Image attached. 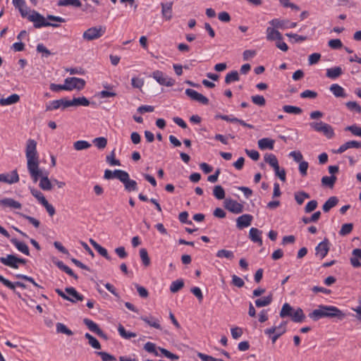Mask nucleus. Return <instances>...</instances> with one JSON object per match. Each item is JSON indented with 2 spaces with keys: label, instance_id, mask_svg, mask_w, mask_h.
<instances>
[{
  "label": "nucleus",
  "instance_id": "nucleus-1",
  "mask_svg": "<svg viewBox=\"0 0 361 361\" xmlns=\"http://www.w3.org/2000/svg\"><path fill=\"white\" fill-rule=\"evenodd\" d=\"M25 157L27 159V171L32 181L37 183L40 178L39 188L43 190H51L52 189L51 182L47 175H43V172L39 168L37 142L33 139H28L26 142Z\"/></svg>",
  "mask_w": 361,
  "mask_h": 361
},
{
  "label": "nucleus",
  "instance_id": "nucleus-2",
  "mask_svg": "<svg viewBox=\"0 0 361 361\" xmlns=\"http://www.w3.org/2000/svg\"><path fill=\"white\" fill-rule=\"evenodd\" d=\"M308 316L312 320L318 321L322 318H336L338 320H343L346 315L335 306L321 305L318 306L317 309L310 313Z\"/></svg>",
  "mask_w": 361,
  "mask_h": 361
},
{
  "label": "nucleus",
  "instance_id": "nucleus-3",
  "mask_svg": "<svg viewBox=\"0 0 361 361\" xmlns=\"http://www.w3.org/2000/svg\"><path fill=\"white\" fill-rule=\"evenodd\" d=\"M104 178L106 180H111L113 178L118 179L123 183L125 189L128 192L135 191L137 190V182L134 180L130 179L128 173L123 170L116 169L114 171H111L109 169H106L104 174Z\"/></svg>",
  "mask_w": 361,
  "mask_h": 361
},
{
  "label": "nucleus",
  "instance_id": "nucleus-4",
  "mask_svg": "<svg viewBox=\"0 0 361 361\" xmlns=\"http://www.w3.org/2000/svg\"><path fill=\"white\" fill-rule=\"evenodd\" d=\"M27 20L33 23V25L35 28H41L42 27H58V24L51 23L46 20L45 18L39 13L35 10L30 11V14Z\"/></svg>",
  "mask_w": 361,
  "mask_h": 361
},
{
  "label": "nucleus",
  "instance_id": "nucleus-5",
  "mask_svg": "<svg viewBox=\"0 0 361 361\" xmlns=\"http://www.w3.org/2000/svg\"><path fill=\"white\" fill-rule=\"evenodd\" d=\"M106 32V27L102 25L92 27L85 30L82 38L87 41H92L102 37Z\"/></svg>",
  "mask_w": 361,
  "mask_h": 361
},
{
  "label": "nucleus",
  "instance_id": "nucleus-6",
  "mask_svg": "<svg viewBox=\"0 0 361 361\" xmlns=\"http://www.w3.org/2000/svg\"><path fill=\"white\" fill-rule=\"evenodd\" d=\"M310 126L317 132L322 133L327 138L334 137L335 133L333 128L328 123L320 122H312Z\"/></svg>",
  "mask_w": 361,
  "mask_h": 361
},
{
  "label": "nucleus",
  "instance_id": "nucleus-7",
  "mask_svg": "<svg viewBox=\"0 0 361 361\" xmlns=\"http://www.w3.org/2000/svg\"><path fill=\"white\" fill-rule=\"evenodd\" d=\"M153 78L161 85L171 87L175 84V80L169 77L160 71H155L152 73Z\"/></svg>",
  "mask_w": 361,
  "mask_h": 361
},
{
  "label": "nucleus",
  "instance_id": "nucleus-8",
  "mask_svg": "<svg viewBox=\"0 0 361 361\" xmlns=\"http://www.w3.org/2000/svg\"><path fill=\"white\" fill-rule=\"evenodd\" d=\"M66 86L68 89L66 90L71 91L73 89L81 90L85 87V81L82 78L75 77L67 78L65 79Z\"/></svg>",
  "mask_w": 361,
  "mask_h": 361
},
{
  "label": "nucleus",
  "instance_id": "nucleus-9",
  "mask_svg": "<svg viewBox=\"0 0 361 361\" xmlns=\"http://www.w3.org/2000/svg\"><path fill=\"white\" fill-rule=\"evenodd\" d=\"M224 203L225 208L232 213L240 214L243 211V205L232 199H226Z\"/></svg>",
  "mask_w": 361,
  "mask_h": 361
},
{
  "label": "nucleus",
  "instance_id": "nucleus-10",
  "mask_svg": "<svg viewBox=\"0 0 361 361\" xmlns=\"http://www.w3.org/2000/svg\"><path fill=\"white\" fill-rule=\"evenodd\" d=\"M19 181V176L17 170H13L11 173H1L0 182L6 183L8 184L16 183Z\"/></svg>",
  "mask_w": 361,
  "mask_h": 361
},
{
  "label": "nucleus",
  "instance_id": "nucleus-11",
  "mask_svg": "<svg viewBox=\"0 0 361 361\" xmlns=\"http://www.w3.org/2000/svg\"><path fill=\"white\" fill-rule=\"evenodd\" d=\"M329 250V240L325 238L323 241L319 243L315 247L316 255H319L321 259L326 257Z\"/></svg>",
  "mask_w": 361,
  "mask_h": 361
},
{
  "label": "nucleus",
  "instance_id": "nucleus-12",
  "mask_svg": "<svg viewBox=\"0 0 361 361\" xmlns=\"http://www.w3.org/2000/svg\"><path fill=\"white\" fill-rule=\"evenodd\" d=\"M252 216L250 214H243L237 218L236 226L238 229H243L250 226L252 221Z\"/></svg>",
  "mask_w": 361,
  "mask_h": 361
},
{
  "label": "nucleus",
  "instance_id": "nucleus-13",
  "mask_svg": "<svg viewBox=\"0 0 361 361\" xmlns=\"http://www.w3.org/2000/svg\"><path fill=\"white\" fill-rule=\"evenodd\" d=\"M0 262L4 265L13 269H18L19 267V265L17 264V257L14 255H7L6 257H1Z\"/></svg>",
  "mask_w": 361,
  "mask_h": 361
},
{
  "label": "nucleus",
  "instance_id": "nucleus-14",
  "mask_svg": "<svg viewBox=\"0 0 361 361\" xmlns=\"http://www.w3.org/2000/svg\"><path fill=\"white\" fill-rule=\"evenodd\" d=\"M65 291L66 293H68L69 296V300H67L68 301H70L73 303H75L78 301H82L84 300V296L81 294H80L75 288L73 287H67L65 288Z\"/></svg>",
  "mask_w": 361,
  "mask_h": 361
},
{
  "label": "nucleus",
  "instance_id": "nucleus-15",
  "mask_svg": "<svg viewBox=\"0 0 361 361\" xmlns=\"http://www.w3.org/2000/svg\"><path fill=\"white\" fill-rule=\"evenodd\" d=\"M0 282L2 283L5 286L12 290L13 293H16V287H20L23 288H26V285L20 281H16L14 283L11 282L9 280L4 278L2 275L0 274Z\"/></svg>",
  "mask_w": 361,
  "mask_h": 361
},
{
  "label": "nucleus",
  "instance_id": "nucleus-16",
  "mask_svg": "<svg viewBox=\"0 0 361 361\" xmlns=\"http://www.w3.org/2000/svg\"><path fill=\"white\" fill-rule=\"evenodd\" d=\"M0 206L12 209H20L22 207V204L19 202L9 197L0 200Z\"/></svg>",
  "mask_w": 361,
  "mask_h": 361
},
{
  "label": "nucleus",
  "instance_id": "nucleus-17",
  "mask_svg": "<svg viewBox=\"0 0 361 361\" xmlns=\"http://www.w3.org/2000/svg\"><path fill=\"white\" fill-rule=\"evenodd\" d=\"M267 39L269 41L282 39L283 37L281 32L275 27H268L266 30Z\"/></svg>",
  "mask_w": 361,
  "mask_h": 361
},
{
  "label": "nucleus",
  "instance_id": "nucleus-18",
  "mask_svg": "<svg viewBox=\"0 0 361 361\" xmlns=\"http://www.w3.org/2000/svg\"><path fill=\"white\" fill-rule=\"evenodd\" d=\"M262 232L256 228H251L249 232V238L250 239L254 242L259 244V245H262V239L261 237Z\"/></svg>",
  "mask_w": 361,
  "mask_h": 361
},
{
  "label": "nucleus",
  "instance_id": "nucleus-19",
  "mask_svg": "<svg viewBox=\"0 0 361 361\" xmlns=\"http://www.w3.org/2000/svg\"><path fill=\"white\" fill-rule=\"evenodd\" d=\"M353 257L350 259V264L354 268H359L361 267V263L359 261L361 259V249L355 248L352 252Z\"/></svg>",
  "mask_w": 361,
  "mask_h": 361
},
{
  "label": "nucleus",
  "instance_id": "nucleus-20",
  "mask_svg": "<svg viewBox=\"0 0 361 361\" xmlns=\"http://www.w3.org/2000/svg\"><path fill=\"white\" fill-rule=\"evenodd\" d=\"M161 13L163 17L167 20H169L172 18V6L173 2H168V3H161Z\"/></svg>",
  "mask_w": 361,
  "mask_h": 361
},
{
  "label": "nucleus",
  "instance_id": "nucleus-21",
  "mask_svg": "<svg viewBox=\"0 0 361 361\" xmlns=\"http://www.w3.org/2000/svg\"><path fill=\"white\" fill-rule=\"evenodd\" d=\"M269 23L276 29L284 30L288 29V20L274 18L270 20Z\"/></svg>",
  "mask_w": 361,
  "mask_h": 361
},
{
  "label": "nucleus",
  "instance_id": "nucleus-22",
  "mask_svg": "<svg viewBox=\"0 0 361 361\" xmlns=\"http://www.w3.org/2000/svg\"><path fill=\"white\" fill-rule=\"evenodd\" d=\"M11 242L12 243L13 245L16 246L18 250L27 256L30 255V250L28 246L25 243L20 242L16 238L11 239Z\"/></svg>",
  "mask_w": 361,
  "mask_h": 361
},
{
  "label": "nucleus",
  "instance_id": "nucleus-23",
  "mask_svg": "<svg viewBox=\"0 0 361 361\" xmlns=\"http://www.w3.org/2000/svg\"><path fill=\"white\" fill-rule=\"evenodd\" d=\"M20 100V96L17 94H13L8 97L7 98H1L0 99V105L1 106H8L16 104Z\"/></svg>",
  "mask_w": 361,
  "mask_h": 361
},
{
  "label": "nucleus",
  "instance_id": "nucleus-24",
  "mask_svg": "<svg viewBox=\"0 0 361 361\" xmlns=\"http://www.w3.org/2000/svg\"><path fill=\"white\" fill-rule=\"evenodd\" d=\"M286 322H283L279 326H276L275 334L271 337V341L274 343L277 339L286 331Z\"/></svg>",
  "mask_w": 361,
  "mask_h": 361
},
{
  "label": "nucleus",
  "instance_id": "nucleus-25",
  "mask_svg": "<svg viewBox=\"0 0 361 361\" xmlns=\"http://www.w3.org/2000/svg\"><path fill=\"white\" fill-rule=\"evenodd\" d=\"M338 199L336 196L329 197L323 204L322 209L324 212H329L331 209L337 205Z\"/></svg>",
  "mask_w": 361,
  "mask_h": 361
},
{
  "label": "nucleus",
  "instance_id": "nucleus-26",
  "mask_svg": "<svg viewBox=\"0 0 361 361\" xmlns=\"http://www.w3.org/2000/svg\"><path fill=\"white\" fill-rule=\"evenodd\" d=\"M274 140L270 138H262L258 140V147L260 149H273Z\"/></svg>",
  "mask_w": 361,
  "mask_h": 361
},
{
  "label": "nucleus",
  "instance_id": "nucleus-27",
  "mask_svg": "<svg viewBox=\"0 0 361 361\" xmlns=\"http://www.w3.org/2000/svg\"><path fill=\"white\" fill-rule=\"evenodd\" d=\"M305 319V315L303 312V310L298 307L297 310H294L293 312L291 319L293 322L296 323H301Z\"/></svg>",
  "mask_w": 361,
  "mask_h": 361
},
{
  "label": "nucleus",
  "instance_id": "nucleus-28",
  "mask_svg": "<svg viewBox=\"0 0 361 361\" xmlns=\"http://www.w3.org/2000/svg\"><path fill=\"white\" fill-rule=\"evenodd\" d=\"M343 73V70L339 66L328 68L326 70V77L331 79H336Z\"/></svg>",
  "mask_w": 361,
  "mask_h": 361
},
{
  "label": "nucleus",
  "instance_id": "nucleus-29",
  "mask_svg": "<svg viewBox=\"0 0 361 361\" xmlns=\"http://www.w3.org/2000/svg\"><path fill=\"white\" fill-rule=\"evenodd\" d=\"M329 89H330V91L336 97H346L344 89L338 84L331 85Z\"/></svg>",
  "mask_w": 361,
  "mask_h": 361
},
{
  "label": "nucleus",
  "instance_id": "nucleus-30",
  "mask_svg": "<svg viewBox=\"0 0 361 361\" xmlns=\"http://www.w3.org/2000/svg\"><path fill=\"white\" fill-rule=\"evenodd\" d=\"M273 300V296L272 294H269V295L264 297L262 298L257 299L255 302V305L257 307H262L268 306L271 303Z\"/></svg>",
  "mask_w": 361,
  "mask_h": 361
},
{
  "label": "nucleus",
  "instance_id": "nucleus-31",
  "mask_svg": "<svg viewBox=\"0 0 361 361\" xmlns=\"http://www.w3.org/2000/svg\"><path fill=\"white\" fill-rule=\"evenodd\" d=\"M54 264L57 266L59 269L66 272L69 276H72L75 279H78V276L75 274V273L72 271L71 268H69L68 266L63 264L61 261H56L54 262Z\"/></svg>",
  "mask_w": 361,
  "mask_h": 361
},
{
  "label": "nucleus",
  "instance_id": "nucleus-32",
  "mask_svg": "<svg viewBox=\"0 0 361 361\" xmlns=\"http://www.w3.org/2000/svg\"><path fill=\"white\" fill-rule=\"evenodd\" d=\"M140 319L147 323L149 326L154 327L157 329H161V325L159 324V320L154 318L152 317H141Z\"/></svg>",
  "mask_w": 361,
  "mask_h": 361
},
{
  "label": "nucleus",
  "instance_id": "nucleus-33",
  "mask_svg": "<svg viewBox=\"0 0 361 361\" xmlns=\"http://www.w3.org/2000/svg\"><path fill=\"white\" fill-rule=\"evenodd\" d=\"M336 180V176L334 175H331V176H323L322 178L321 181L323 186L329 187V188H333Z\"/></svg>",
  "mask_w": 361,
  "mask_h": 361
},
{
  "label": "nucleus",
  "instance_id": "nucleus-34",
  "mask_svg": "<svg viewBox=\"0 0 361 361\" xmlns=\"http://www.w3.org/2000/svg\"><path fill=\"white\" fill-rule=\"evenodd\" d=\"M58 6H72L76 8L80 7L82 6L80 0H59L57 2Z\"/></svg>",
  "mask_w": 361,
  "mask_h": 361
},
{
  "label": "nucleus",
  "instance_id": "nucleus-35",
  "mask_svg": "<svg viewBox=\"0 0 361 361\" xmlns=\"http://www.w3.org/2000/svg\"><path fill=\"white\" fill-rule=\"evenodd\" d=\"M264 161L268 163L274 169H276L279 166V161L276 157L273 154H266Z\"/></svg>",
  "mask_w": 361,
  "mask_h": 361
},
{
  "label": "nucleus",
  "instance_id": "nucleus-36",
  "mask_svg": "<svg viewBox=\"0 0 361 361\" xmlns=\"http://www.w3.org/2000/svg\"><path fill=\"white\" fill-rule=\"evenodd\" d=\"M293 312V308L288 303H284L282 306V308L280 312V317L281 318H285L286 317L292 316Z\"/></svg>",
  "mask_w": 361,
  "mask_h": 361
},
{
  "label": "nucleus",
  "instance_id": "nucleus-37",
  "mask_svg": "<svg viewBox=\"0 0 361 361\" xmlns=\"http://www.w3.org/2000/svg\"><path fill=\"white\" fill-rule=\"evenodd\" d=\"M184 287V281L183 279H177L173 281L170 286V291L173 293L178 292Z\"/></svg>",
  "mask_w": 361,
  "mask_h": 361
},
{
  "label": "nucleus",
  "instance_id": "nucleus-38",
  "mask_svg": "<svg viewBox=\"0 0 361 361\" xmlns=\"http://www.w3.org/2000/svg\"><path fill=\"white\" fill-rule=\"evenodd\" d=\"M240 80L239 74L237 71H233L228 73L225 77V82L226 84H230L232 82H236Z\"/></svg>",
  "mask_w": 361,
  "mask_h": 361
},
{
  "label": "nucleus",
  "instance_id": "nucleus-39",
  "mask_svg": "<svg viewBox=\"0 0 361 361\" xmlns=\"http://www.w3.org/2000/svg\"><path fill=\"white\" fill-rule=\"evenodd\" d=\"M72 104L73 106H87L90 105V101L85 97H78V98H73L72 99Z\"/></svg>",
  "mask_w": 361,
  "mask_h": 361
},
{
  "label": "nucleus",
  "instance_id": "nucleus-40",
  "mask_svg": "<svg viewBox=\"0 0 361 361\" xmlns=\"http://www.w3.org/2000/svg\"><path fill=\"white\" fill-rule=\"evenodd\" d=\"M216 255L219 258H226L230 260H232L234 258V254L232 251L224 249L219 250L216 252Z\"/></svg>",
  "mask_w": 361,
  "mask_h": 361
},
{
  "label": "nucleus",
  "instance_id": "nucleus-41",
  "mask_svg": "<svg viewBox=\"0 0 361 361\" xmlns=\"http://www.w3.org/2000/svg\"><path fill=\"white\" fill-rule=\"evenodd\" d=\"M85 338L88 340L89 344L94 349H100L101 345L98 340L89 333L85 334Z\"/></svg>",
  "mask_w": 361,
  "mask_h": 361
},
{
  "label": "nucleus",
  "instance_id": "nucleus-42",
  "mask_svg": "<svg viewBox=\"0 0 361 361\" xmlns=\"http://www.w3.org/2000/svg\"><path fill=\"white\" fill-rule=\"evenodd\" d=\"M115 149L106 156V161L110 166H121V161L115 158Z\"/></svg>",
  "mask_w": 361,
  "mask_h": 361
},
{
  "label": "nucleus",
  "instance_id": "nucleus-43",
  "mask_svg": "<svg viewBox=\"0 0 361 361\" xmlns=\"http://www.w3.org/2000/svg\"><path fill=\"white\" fill-rule=\"evenodd\" d=\"M83 323L87 326V328L92 332L97 334L99 331L100 328L99 326L90 319L85 318L83 319Z\"/></svg>",
  "mask_w": 361,
  "mask_h": 361
},
{
  "label": "nucleus",
  "instance_id": "nucleus-44",
  "mask_svg": "<svg viewBox=\"0 0 361 361\" xmlns=\"http://www.w3.org/2000/svg\"><path fill=\"white\" fill-rule=\"evenodd\" d=\"M56 327L57 333L64 334L67 336H72L73 334V331L62 323L58 322Z\"/></svg>",
  "mask_w": 361,
  "mask_h": 361
},
{
  "label": "nucleus",
  "instance_id": "nucleus-45",
  "mask_svg": "<svg viewBox=\"0 0 361 361\" xmlns=\"http://www.w3.org/2000/svg\"><path fill=\"white\" fill-rule=\"evenodd\" d=\"M283 110L288 114H300L302 112L301 108L291 106V105H285L283 106Z\"/></svg>",
  "mask_w": 361,
  "mask_h": 361
},
{
  "label": "nucleus",
  "instance_id": "nucleus-46",
  "mask_svg": "<svg viewBox=\"0 0 361 361\" xmlns=\"http://www.w3.org/2000/svg\"><path fill=\"white\" fill-rule=\"evenodd\" d=\"M353 229V224L352 223L344 224L342 225L341 230L339 231V235L341 236H345L350 233Z\"/></svg>",
  "mask_w": 361,
  "mask_h": 361
},
{
  "label": "nucleus",
  "instance_id": "nucleus-47",
  "mask_svg": "<svg viewBox=\"0 0 361 361\" xmlns=\"http://www.w3.org/2000/svg\"><path fill=\"white\" fill-rule=\"evenodd\" d=\"M140 256L144 266L148 267L150 264V259L147 250L145 248L140 250Z\"/></svg>",
  "mask_w": 361,
  "mask_h": 361
},
{
  "label": "nucleus",
  "instance_id": "nucleus-48",
  "mask_svg": "<svg viewBox=\"0 0 361 361\" xmlns=\"http://www.w3.org/2000/svg\"><path fill=\"white\" fill-rule=\"evenodd\" d=\"M213 195L218 200H223L225 197V191L221 185H215L213 189Z\"/></svg>",
  "mask_w": 361,
  "mask_h": 361
},
{
  "label": "nucleus",
  "instance_id": "nucleus-49",
  "mask_svg": "<svg viewBox=\"0 0 361 361\" xmlns=\"http://www.w3.org/2000/svg\"><path fill=\"white\" fill-rule=\"evenodd\" d=\"M73 147L76 150L80 151L90 148L91 145L87 141L78 140L74 142Z\"/></svg>",
  "mask_w": 361,
  "mask_h": 361
},
{
  "label": "nucleus",
  "instance_id": "nucleus-50",
  "mask_svg": "<svg viewBox=\"0 0 361 361\" xmlns=\"http://www.w3.org/2000/svg\"><path fill=\"white\" fill-rule=\"evenodd\" d=\"M310 197V195L304 191L295 193V200L300 205L304 202L305 199H308Z\"/></svg>",
  "mask_w": 361,
  "mask_h": 361
},
{
  "label": "nucleus",
  "instance_id": "nucleus-51",
  "mask_svg": "<svg viewBox=\"0 0 361 361\" xmlns=\"http://www.w3.org/2000/svg\"><path fill=\"white\" fill-rule=\"evenodd\" d=\"M321 216V212L317 211L314 212L310 217H302V221L304 224H307L312 222H317Z\"/></svg>",
  "mask_w": 361,
  "mask_h": 361
},
{
  "label": "nucleus",
  "instance_id": "nucleus-52",
  "mask_svg": "<svg viewBox=\"0 0 361 361\" xmlns=\"http://www.w3.org/2000/svg\"><path fill=\"white\" fill-rule=\"evenodd\" d=\"M345 131H350L353 135L361 137V127L354 124L345 128Z\"/></svg>",
  "mask_w": 361,
  "mask_h": 361
},
{
  "label": "nucleus",
  "instance_id": "nucleus-53",
  "mask_svg": "<svg viewBox=\"0 0 361 361\" xmlns=\"http://www.w3.org/2000/svg\"><path fill=\"white\" fill-rule=\"evenodd\" d=\"M93 144L98 147V149H104L107 145V140L104 137H96L92 140Z\"/></svg>",
  "mask_w": 361,
  "mask_h": 361
},
{
  "label": "nucleus",
  "instance_id": "nucleus-54",
  "mask_svg": "<svg viewBox=\"0 0 361 361\" xmlns=\"http://www.w3.org/2000/svg\"><path fill=\"white\" fill-rule=\"evenodd\" d=\"M30 189L31 194L40 202V204L46 200V198L39 190L33 188H30Z\"/></svg>",
  "mask_w": 361,
  "mask_h": 361
},
{
  "label": "nucleus",
  "instance_id": "nucleus-55",
  "mask_svg": "<svg viewBox=\"0 0 361 361\" xmlns=\"http://www.w3.org/2000/svg\"><path fill=\"white\" fill-rule=\"evenodd\" d=\"M252 102L259 106H264L266 104L264 97L262 95H254L251 97Z\"/></svg>",
  "mask_w": 361,
  "mask_h": 361
},
{
  "label": "nucleus",
  "instance_id": "nucleus-56",
  "mask_svg": "<svg viewBox=\"0 0 361 361\" xmlns=\"http://www.w3.org/2000/svg\"><path fill=\"white\" fill-rule=\"evenodd\" d=\"M144 349L147 351L148 353H153L155 355H159L156 345L151 342H147L144 345Z\"/></svg>",
  "mask_w": 361,
  "mask_h": 361
},
{
  "label": "nucleus",
  "instance_id": "nucleus-57",
  "mask_svg": "<svg viewBox=\"0 0 361 361\" xmlns=\"http://www.w3.org/2000/svg\"><path fill=\"white\" fill-rule=\"evenodd\" d=\"M61 108L60 99L53 100L46 106V111H52Z\"/></svg>",
  "mask_w": 361,
  "mask_h": 361
},
{
  "label": "nucleus",
  "instance_id": "nucleus-58",
  "mask_svg": "<svg viewBox=\"0 0 361 361\" xmlns=\"http://www.w3.org/2000/svg\"><path fill=\"white\" fill-rule=\"evenodd\" d=\"M18 214H19L21 217H23V218H24V219H25L28 220V221H29V222H30V224H32L35 228H39V227L40 222H39L37 219H36L35 218L32 217V216H27V215L24 214H23V213H18Z\"/></svg>",
  "mask_w": 361,
  "mask_h": 361
},
{
  "label": "nucleus",
  "instance_id": "nucleus-59",
  "mask_svg": "<svg viewBox=\"0 0 361 361\" xmlns=\"http://www.w3.org/2000/svg\"><path fill=\"white\" fill-rule=\"evenodd\" d=\"M329 46L334 49H338L343 47L342 42L339 39H333L329 41Z\"/></svg>",
  "mask_w": 361,
  "mask_h": 361
},
{
  "label": "nucleus",
  "instance_id": "nucleus-60",
  "mask_svg": "<svg viewBox=\"0 0 361 361\" xmlns=\"http://www.w3.org/2000/svg\"><path fill=\"white\" fill-rule=\"evenodd\" d=\"M159 350L161 353V354H163L167 358H169L172 360H178V356L171 353L170 351H169L168 350L165 349V348H158Z\"/></svg>",
  "mask_w": 361,
  "mask_h": 361
},
{
  "label": "nucleus",
  "instance_id": "nucleus-61",
  "mask_svg": "<svg viewBox=\"0 0 361 361\" xmlns=\"http://www.w3.org/2000/svg\"><path fill=\"white\" fill-rule=\"evenodd\" d=\"M98 355H99L102 360V361H116V359L114 356L109 354L106 352H97L96 353Z\"/></svg>",
  "mask_w": 361,
  "mask_h": 361
},
{
  "label": "nucleus",
  "instance_id": "nucleus-62",
  "mask_svg": "<svg viewBox=\"0 0 361 361\" xmlns=\"http://www.w3.org/2000/svg\"><path fill=\"white\" fill-rule=\"evenodd\" d=\"M318 203L317 200L310 201L305 207V212L306 213H310L313 212L317 207Z\"/></svg>",
  "mask_w": 361,
  "mask_h": 361
},
{
  "label": "nucleus",
  "instance_id": "nucleus-63",
  "mask_svg": "<svg viewBox=\"0 0 361 361\" xmlns=\"http://www.w3.org/2000/svg\"><path fill=\"white\" fill-rule=\"evenodd\" d=\"M348 109L351 111H355L357 113H361V106H360L356 102H348L345 104Z\"/></svg>",
  "mask_w": 361,
  "mask_h": 361
},
{
  "label": "nucleus",
  "instance_id": "nucleus-64",
  "mask_svg": "<svg viewBox=\"0 0 361 361\" xmlns=\"http://www.w3.org/2000/svg\"><path fill=\"white\" fill-rule=\"evenodd\" d=\"M321 58V54L319 53H314L309 56L308 63L309 65H314L318 63Z\"/></svg>",
  "mask_w": 361,
  "mask_h": 361
}]
</instances>
